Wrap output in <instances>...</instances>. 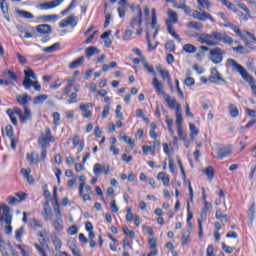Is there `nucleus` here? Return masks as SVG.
Returning <instances> with one entry per match:
<instances>
[{"mask_svg": "<svg viewBox=\"0 0 256 256\" xmlns=\"http://www.w3.org/2000/svg\"><path fill=\"white\" fill-rule=\"evenodd\" d=\"M186 35H188V37H194L197 39L198 43L208 45V47H217L219 43H224V45H233V38L225 32L212 31L209 34L187 31Z\"/></svg>", "mask_w": 256, "mask_h": 256, "instance_id": "1", "label": "nucleus"}, {"mask_svg": "<svg viewBox=\"0 0 256 256\" xmlns=\"http://www.w3.org/2000/svg\"><path fill=\"white\" fill-rule=\"evenodd\" d=\"M174 9H182L184 11L185 15L188 17H193V19H197L198 21H207L209 19L211 23H215V18L211 16V14L207 12H200L199 10H192L187 4L185 3V0H181V2L178 4L177 2L173 4Z\"/></svg>", "mask_w": 256, "mask_h": 256, "instance_id": "2", "label": "nucleus"}, {"mask_svg": "<svg viewBox=\"0 0 256 256\" xmlns=\"http://www.w3.org/2000/svg\"><path fill=\"white\" fill-rule=\"evenodd\" d=\"M7 115L9 116L11 123L17 126V117L19 116V119L21 123H27V121H31V110L28 107H25V111H23L20 108L16 109H7L6 111Z\"/></svg>", "mask_w": 256, "mask_h": 256, "instance_id": "3", "label": "nucleus"}, {"mask_svg": "<svg viewBox=\"0 0 256 256\" xmlns=\"http://www.w3.org/2000/svg\"><path fill=\"white\" fill-rule=\"evenodd\" d=\"M53 207L54 212L56 213V219L52 222V225L56 233H61L63 231V217L61 216V209H59V200L57 199V187L53 188Z\"/></svg>", "mask_w": 256, "mask_h": 256, "instance_id": "4", "label": "nucleus"}, {"mask_svg": "<svg viewBox=\"0 0 256 256\" xmlns=\"http://www.w3.org/2000/svg\"><path fill=\"white\" fill-rule=\"evenodd\" d=\"M225 27H229V29H232V31H234V33H236V35L238 37H240V39H242V41H244L246 45H249V40H247V37H249L250 39L253 40L254 43H256L255 34L249 32V31H245V33H243V32H241V29H239V27H237V25H235L233 23L225 24ZM245 35H247V36H245Z\"/></svg>", "mask_w": 256, "mask_h": 256, "instance_id": "5", "label": "nucleus"}, {"mask_svg": "<svg viewBox=\"0 0 256 256\" xmlns=\"http://www.w3.org/2000/svg\"><path fill=\"white\" fill-rule=\"evenodd\" d=\"M36 32L38 33V35L42 37V43H49V41H51V37L49 36L51 35V33H53V28L51 27V25L39 24L36 26Z\"/></svg>", "mask_w": 256, "mask_h": 256, "instance_id": "6", "label": "nucleus"}, {"mask_svg": "<svg viewBox=\"0 0 256 256\" xmlns=\"http://www.w3.org/2000/svg\"><path fill=\"white\" fill-rule=\"evenodd\" d=\"M37 81V76L35 75V72H33V69L27 68V70H24V80L22 82L23 87L26 90L31 89V82Z\"/></svg>", "mask_w": 256, "mask_h": 256, "instance_id": "7", "label": "nucleus"}, {"mask_svg": "<svg viewBox=\"0 0 256 256\" xmlns=\"http://www.w3.org/2000/svg\"><path fill=\"white\" fill-rule=\"evenodd\" d=\"M210 61L215 63V65H219L223 61V49L220 47H215L210 50L209 53Z\"/></svg>", "mask_w": 256, "mask_h": 256, "instance_id": "8", "label": "nucleus"}, {"mask_svg": "<svg viewBox=\"0 0 256 256\" xmlns=\"http://www.w3.org/2000/svg\"><path fill=\"white\" fill-rule=\"evenodd\" d=\"M9 213H11V210L7 204L0 206V222L4 221L6 225H11L13 217Z\"/></svg>", "mask_w": 256, "mask_h": 256, "instance_id": "9", "label": "nucleus"}, {"mask_svg": "<svg viewBox=\"0 0 256 256\" xmlns=\"http://www.w3.org/2000/svg\"><path fill=\"white\" fill-rule=\"evenodd\" d=\"M78 23L79 19H77V16L70 15L66 19H63L59 22V27L60 29H65V27H71L72 29H75Z\"/></svg>", "mask_w": 256, "mask_h": 256, "instance_id": "10", "label": "nucleus"}, {"mask_svg": "<svg viewBox=\"0 0 256 256\" xmlns=\"http://www.w3.org/2000/svg\"><path fill=\"white\" fill-rule=\"evenodd\" d=\"M65 0H52L49 2H43L41 4H38L36 6V9H39L40 11H49L51 9H55V7H59L61 3H63Z\"/></svg>", "mask_w": 256, "mask_h": 256, "instance_id": "11", "label": "nucleus"}, {"mask_svg": "<svg viewBox=\"0 0 256 256\" xmlns=\"http://www.w3.org/2000/svg\"><path fill=\"white\" fill-rule=\"evenodd\" d=\"M231 153H233V146L231 145L222 146L216 150L217 159L220 161L229 157Z\"/></svg>", "mask_w": 256, "mask_h": 256, "instance_id": "12", "label": "nucleus"}, {"mask_svg": "<svg viewBox=\"0 0 256 256\" xmlns=\"http://www.w3.org/2000/svg\"><path fill=\"white\" fill-rule=\"evenodd\" d=\"M138 14L136 17H134L130 23V29H135L136 27H141V23L143 21V10L141 9V6H137Z\"/></svg>", "mask_w": 256, "mask_h": 256, "instance_id": "13", "label": "nucleus"}, {"mask_svg": "<svg viewBox=\"0 0 256 256\" xmlns=\"http://www.w3.org/2000/svg\"><path fill=\"white\" fill-rule=\"evenodd\" d=\"M227 83V80L223 79L221 73L217 70V68H211V75L209 76L210 83Z\"/></svg>", "mask_w": 256, "mask_h": 256, "instance_id": "14", "label": "nucleus"}, {"mask_svg": "<svg viewBox=\"0 0 256 256\" xmlns=\"http://www.w3.org/2000/svg\"><path fill=\"white\" fill-rule=\"evenodd\" d=\"M91 107H93V104L90 102L86 104H80L79 109L82 112L84 119H91V117H93L91 110H89Z\"/></svg>", "mask_w": 256, "mask_h": 256, "instance_id": "15", "label": "nucleus"}, {"mask_svg": "<svg viewBox=\"0 0 256 256\" xmlns=\"http://www.w3.org/2000/svg\"><path fill=\"white\" fill-rule=\"evenodd\" d=\"M37 21H42V23H56L59 20V15L50 14V15H40L36 17Z\"/></svg>", "mask_w": 256, "mask_h": 256, "instance_id": "16", "label": "nucleus"}, {"mask_svg": "<svg viewBox=\"0 0 256 256\" xmlns=\"http://www.w3.org/2000/svg\"><path fill=\"white\" fill-rule=\"evenodd\" d=\"M109 165H101L99 163H96L93 167V173L96 176L101 175V173H103L104 175H109Z\"/></svg>", "mask_w": 256, "mask_h": 256, "instance_id": "17", "label": "nucleus"}, {"mask_svg": "<svg viewBox=\"0 0 256 256\" xmlns=\"http://www.w3.org/2000/svg\"><path fill=\"white\" fill-rule=\"evenodd\" d=\"M27 198V194L26 193H17L16 196H11L8 198V204L9 205H19V203H21V201H25V199Z\"/></svg>", "mask_w": 256, "mask_h": 256, "instance_id": "18", "label": "nucleus"}, {"mask_svg": "<svg viewBox=\"0 0 256 256\" xmlns=\"http://www.w3.org/2000/svg\"><path fill=\"white\" fill-rule=\"evenodd\" d=\"M152 85L158 95H163V96L167 95V93H165V90H163V83L159 82V79H157V76L153 78Z\"/></svg>", "mask_w": 256, "mask_h": 256, "instance_id": "19", "label": "nucleus"}, {"mask_svg": "<svg viewBox=\"0 0 256 256\" xmlns=\"http://www.w3.org/2000/svg\"><path fill=\"white\" fill-rule=\"evenodd\" d=\"M163 98L167 104V107H169V109H176V111H177V106L181 105V104L177 103V99L171 98V96L169 94H164Z\"/></svg>", "mask_w": 256, "mask_h": 256, "instance_id": "20", "label": "nucleus"}, {"mask_svg": "<svg viewBox=\"0 0 256 256\" xmlns=\"http://www.w3.org/2000/svg\"><path fill=\"white\" fill-rule=\"evenodd\" d=\"M39 241H40V245L39 244H34L35 249H37L38 253H40V255L42 256H47V254L45 253V249L43 248L45 246V236L43 234H39Z\"/></svg>", "mask_w": 256, "mask_h": 256, "instance_id": "21", "label": "nucleus"}, {"mask_svg": "<svg viewBox=\"0 0 256 256\" xmlns=\"http://www.w3.org/2000/svg\"><path fill=\"white\" fill-rule=\"evenodd\" d=\"M0 9L4 15L6 21H11L9 18V7L7 6V0H0Z\"/></svg>", "mask_w": 256, "mask_h": 256, "instance_id": "22", "label": "nucleus"}, {"mask_svg": "<svg viewBox=\"0 0 256 256\" xmlns=\"http://www.w3.org/2000/svg\"><path fill=\"white\" fill-rule=\"evenodd\" d=\"M99 53H101V50H99L95 46H89L88 48L85 49V54L87 59H91L93 55H99Z\"/></svg>", "mask_w": 256, "mask_h": 256, "instance_id": "23", "label": "nucleus"}, {"mask_svg": "<svg viewBox=\"0 0 256 256\" xmlns=\"http://www.w3.org/2000/svg\"><path fill=\"white\" fill-rule=\"evenodd\" d=\"M168 20H166V24L171 23H179V16L177 15V12L169 9L168 10Z\"/></svg>", "mask_w": 256, "mask_h": 256, "instance_id": "24", "label": "nucleus"}, {"mask_svg": "<svg viewBox=\"0 0 256 256\" xmlns=\"http://www.w3.org/2000/svg\"><path fill=\"white\" fill-rule=\"evenodd\" d=\"M26 161H28L29 165H37L39 163V154L37 153H27Z\"/></svg>", "mask_w": 256, "mask_h": 256, "instance_id": "25", "label": "nucleus"}, {"mask_svg": "<svg viewBox=\"0 0 256 256\" xmlns=\"http://www.w3.org/2000/svg\"><path fill=\"white\" fill-rule=\"evenodd\" d=\"M186 27L188 29H194L195 31H201V30H203L204 25L201 22L190 21V22L186 23Z\"/></svg>", "mask_w": 256, "mask_h": 256, "instance_id": "26", "label": "nucleus"}, {"mask_svg": "<svg viewBox=\"0 0 256 256\" xmlns=\"http://www.w3.org/2000/svg\"><path fill=\"white\" fill-rule=\"evenodd\" d=\"M43 217L45 221H49L53 218V214H52L51 206H49V202H46L44 204Z\"/></svg>", "mask_w": 256, "mask_h": 256, "instance_id": "27", "label": "nucleus"}, {"mask_svg": "<svg viewBox=\"0 0 256 256\" xmlns=\"http://www.w3.org/2000/svg\"><path fill=\"white\" fill-rule=\"evenodd\" d=\"M33 98H31V96H28L27 94H24L23 96H17L16 97V101H18V103L20 105L24 106V111H25V107H27V104L29 103V101H31Z\"/></svg>", "mask_w": 256, "mask_h": 256, "instance_id": "28", "label": "nucleus"}, {"mask_svg": "<svg viewBox=\"0 0 256 256\" xmlns=\"http://www.w3.org/2000/svg\"><path fill=\"white\" fill-rule=\"evenodd\" d=\"M176 126L177 128L183 127V114L181 111V105L177 106V111H176Z\"/></svg>", "mask_w": 256, "mask_h": 256, "instance_id": "29", "label": "nucleus"}, {"mask_svg": "<svg viewBox=\"0 0 256 256\" xmlns=\"http://www.w3.org/2000/svg\"><path fill=\"white\" fill-rule=\"evenodd\" d=\"M159 73H160L162 79L167 80V83L170 86V89H173V81L171 80V75L169 74V71L159 70Z\"/></svg>", "mask_w": 256, "mask_h": 256, "instance_id": "30", "label": "nucleus"}, {"mask_svg": "<svg viewBox=\"0 0 256 256\" xmlns=\"http://www.w3.org/2000/svg\"><path fill=\"white\" fill-rule=\"evenodd\" d=\"M49 99V95L47 94H41L33 98V104L34 105H41V103H45Z\"/></svg>", "mask_w": 256, "mask_h": 256, "instance_id": "31", "label": "nucleus"}, {"mask_svg": "<svg viewBox=\"0 0 256 256\" xmlns=\"http://www.w3.org/2000/svg\"><path fill=\"white\" fill-rule=\"evenodd\" d=\"M84 62L85 57H79L69 64V69H77V67H81V65H83Z\"/></svg>", "mask_w": 256, "mask_h": 256, "instance_id": "32", "label": "nucleus"}, {"mask_svg": "<svg viewBox=\"0 0 256 256\" xmlns=\"http://www.w3.org/2000/svg\"><path fill=\"white\" fill-rule=\"evenodd\" d=\"M157 179H158V181H162V183L165 187H167V185H169V183L171 181L169 176L165 175V172H159L157 175Z\"/></svg>", "mask_w": 256, "mask_h": 256, "instance_id": "33", "label": "nucleus"}, {"mask_svg": "<svg viewBox=\"0 0 256 256\" xmlns=\"http://www.w3.org/2000/svg\"><path fill=\"white\" fill-rule=\"evenodd\" d=\"M61 47V44L59 42L54 43L51 46L45 47L42 49L44 53H55V51H58V49Z\"/></svg>", "mask_w": 256, "mask_h": 256, "instance_id": "34", "label": "nucleus"}, {"mask_svg": "<svg viewBox=\"0 0 256 256\" xmlns=\"http://www.w3.org/2000/svg\"><path fill=\"white\" fill-rule=\"evenodd\" d=\"M16 29L17 31H19V33H24L25 39H31L33 37V34H31V32H28L27 28L23 25H17Z\"/></svg>", "mask_w": 256, "mask_h": 256, "instance_id": "35", "label": "nucleus"}, {"mask_svg": "<svg viewBox=\"0 0 256 256\" xmlns=\"http://www.w3.org/2000/svg\"><path fill=\"white\" fill-rule=\"evenodd\" d=\"M17 15H20L23 19H35V15L33 13L25 11V10H16Z\"/></svg>", "mask_w": 256, "mask_h": 256, "instance_id": "36", "label": "nucleus"}, {"mask_svg": "<svg viewBox=\"0 0 256 256\" xmlns=\"http://www.w3.org/2000/svg\"><path fill=\"white\" fill-rule=\"evenodd\" d=\"M146 41H147L148 51H155V49H157V46L159 45V43L156 42L155 45L151 43V35L149 34V32L146 33Z\"/></svg>", "mask_w": 256, "mask_h": 256, "instance_id": "37", "label": "nucleus"}, {"mask_svg": "<svg viewBox=\"0 0 256 256\" xmlns=\"http://www.w3.org/2000/svg\"><path fill=\"white\" fill-rule=\"evenodd\" d=\"M38 143H39L40 147H42V149H47V145H49V143H51V140H49V138L45 137V135H42L38 139Z\"/></svg>", "mask_w": 256, "mask_h": 256, "instance_id": "38", "label": "nucleus"}, {"mask_svg": "<svg viewBox=\"0 0 256 256\" xmlns=\"http://www.w3.org/2000/svg\"><path fill=\"white\" fill-rule=\"evenodd\" d=\"M189 127H190L191 141H195V137L199 135V129H197V126H195V124H189Z\"/></svg>", "mask_w": 256, "mask_h": 256, "instance_id": "39", "label": "nucleus"}, {"mask_svg": "<svg viewBox=\"0 0 256 256\" xmlns=\"http://www.w3.org/2000/svg\"><path fill=\"white\" fill-rule=\"evenodd\" d=\"M120 139H122V141L127 143V145H130V147H133V145H135V141H133V139H131L129 136H127V134H125V132L120 133Z\"/></svg>", "mask_w": 256, "mask_h": 256, "instance_id": "40", "label": "nucleus"}, {"mask_svg": "<svg viewBox=\"0 0 256 256\" xmlns=\"http://www.w3.org/2000/svg\"><path fill=\"white\" fill-rule=\"evenodd\" d=\"M228 109L231 117L233 118L239 117V108H237L235 104H230Z\"/></svg>", "mask_w": 256, "mask_h": 256, "instance_id": "41", "label": "nucleus"}, {"mask_svg": "<svg viewBox=\"0 0 256 256\" xmlns=\"http://www.w3.org/2000/svg\"><path fill=\"white\" fill-rule=\"evenodd\" d=\"M197 3L200 11L201 9H209V7H211V2H209V0H197Z\"/></svg>", "mask_w": 256, "mask_h": 256, "instance_id": "42", "label": "nucleus"}, {"mask_svg": "<svg viewBox=\"0 0 256 256\" xmlns=\"http://www.w3.org/2000/svg\"><path fill=\"white\" fill-rule=\"evenodd\" d=\"M167 31L168 33H170V35H172V37H174V39H176L177 41H181V37L179 36V34H177V32L173 30L172 24H167Z\"/></svg>", "mask_w": 256, "mask_h": 256, "instance_id": "43", "label": "nucleus"}, {"mask_svg": "<svg viewBox=\"0 0 256 256\" xmlns=\"http://www.w3.org/2000/svg\"><path fill=\"white\" fill-rule=\"evenodd\" d=\"M166 124L171 137H173V135H175V130H173V119L169 118V116H166Z\"/></svg>", "mask_w": 256, "mask_h": 256, "instance_id": "44", "label": "nucleus"}, {"mask_svg": "<svg viewBox=\"0 0 256 256\" xmlns=\"http://www.w3.org/2000/svg\"><path fill=\"white\" fill-rule=\"evenodd\" d=\"M232 51H234L235 53H240V55H245L249 53V50L241 45H238L237 47H232Z\"/></svg>", "mask_w": 256, "mask_h": 256, "instance_id": "45", "label": "nucleus"}, {"mask_svg": "<svg viewBox=\"0 0 256 256\" xmlns=\"http://www.w3.org/2000/svg\"><path fill=\"white\" fill-rule=\"evenodd\" d=\"M183 51H185V53H197V47L192 44H185L183 46Z\"/></svg>", "mask_w": 256, "mask_h": 256, "instance_id": "46", "label": "nucleus"}, {"mask_svg": "<svg viewBox=\"0 0 256 256\" xmlns=\"http://www.w3.org/2000/svg\"><path fill=\"white\" fill-rule=\"evenodd\" d=\"M122 230L124 235H127V237H131L132 239H135V231L129 230V227H127V225H123Z\"/></svg>", "mask_w": 256, "mask_h": 256, "instance_id": "47", "label": "nucleus"}, {"mask_svg": "<svg viewBox=\"0 0 256 256\" xmlns=\"http://www.w3.org/2000/svg\"><path fill=\"white\" fill-rule=\"evenodd\" d=\"M205 175L208 177V179H213V177H215V170L213 169V166H208L205 170H204Z\"/></svg>", "mask_w": 256, "mask_h": 256, "instance_id": "48", "label": "nucleus"}, {"mask_svg": "<svg viewBox=\"0 0 256 256\" xmlns=\"http://www.w3.org/2000/svg\"><path fill=\"white\" fill-rule=\"evenodd\" d=\"M143 67L148 71V73H151L154 77H157V74L155 73V69L153 68V65H149L146 61L143 62Z\"/></svg>", "mask_w": 256, "mask_h": 256, "instance_id": "49", "label": "nucleus"}, {"mask_svg": "<svg viewBox=\"0 0 256 256\" xmlns=\"http://www.w3.org/2000/svg\"><path fill=\"white\" fill-rule=\"evenodd\" d=\"M30 227H32V229H41V227H43V224L37 219H31Z\"/></svg>", "mask_w": 256, "mask_h": 256, "instance_id": "50", "label": "nucleus"}, {"mask_svg": "<svg viewBox=\"0 0 256 256\" xmlns=\"http://www.w3.org/2000/svg\"><path fill=\"white\" fill-rule=\"evenodd\" d=\"M216 219H219L220 221H225L227 223V215L223 214V211L221 209L216 210Z\"/></svg>", "mask_w": 256, "mask_h": 256, "instance_id": "51", "label": "nucleus"}, {"mask_svg": "<svg viewBox=\"0 0 256 256\" xmlns=\"http://www.w3.org/2000/svg\"><path fill=\"white\" fill-rule=\"evenodd\" d=\"M68 105L77 103V92H72L67 100Z\"/></svg>", "mask_w": 256, "mask_h": 256, "instance_id": "52", "label": "nucleus"}, {"mask_svg": "<svg viewBox=\"0 0 256 256\" xmlns=\"http://www.w3.org/2000/svg\"><path fill=\"white\" fill-rule=\"evenodd\" d=\"M142 151L145 155H147V153H155V146H148V145H144L142 147Z\"/></svg>", "mask_w": 256, "mask_h": 256, "instance_id": "53", "label": "nucleus"}, {"mask_svg": "<svg viewBox=\"0 0 256 256\" xmlns=\"http://www.w3.org/2000/svg\"><path fill=\"white\" fill-rule=\"evenodd\" d=\"M23 233H25L24 227H20L18 230L15 231L16 241H21V237H23Z\"/></svg>", "mask_w": 256, "mask_h": 256, "instance_id": "54", "label": "nucleus"}, {"mask_svg": "<svg viewBox=\"0 0 256 256\" xmlns=\"http://www.w3.org/2000/svg\"><path fill=\"white\" fill-rule=\"evenodd\" d=\"M79 180L81 181V184L79 186V195H83V187H85V181H87V178L85 175H82L79 177Z\"/></svg>", "mask_w": 256, "mask_h": 256, "instance_id": "55", "label": "nucleus"}, {"mask_svg": "<svg viewBox=\"0 0 256 256\" xmlns=\"http://www.w3.org/2000/svg\"><path fill=\"white\" fill-rule=\"evenodd\" d=\"M222 249L223 251H225V253H227L228 255H231V253H233V251H235V248L227 246V244H225V242L222 243Z\"/></svg>", "mask_w": 256, "mask_h": 256, "instance_id": "56", "label": "nucleus"}, {"mask_svg": "<svg viewBox=\"0 0 256 256\" xmlns=\"http://www.w3.org/2000/svg\"><path fill=\"white\" fill-rule=\"evenodd\" d=\"M167 51H170L171 53L175 52V42L168 41L165 45Z\"/></svg>", "mask_w": 256, "mask_h": 256, "instance_id": "57", "label": "nucleus"}, {"mask_svg": "<svg viewBox=\"0 0 256 256\" xmlns=\"http://www.w3.org/2000/svg\"><path fill=\"white\" fill-rule=\"evenodd\" d=\"M131 37H133V31L127 29L124 33L123 40L124 41H131Z\"/></svg>", "mask_w": 256, "mask_h": 256, "instance_id": "58", "label": "nucleus"}, {"mask_svg": "<svg viewBox=\"0 0 256 256\" xmlns=\"http://www.w3.org/2000/svg\"><path fill=\"white\" fill-rule=\"evenodd\" d=\"M248 219L253 221L255 219V206H251L248 210Z\"/></svg>", "mask_w": 256, "mask_h": 256, "instance_id": "59", "label": "nucleus"}, {"mask_svg": "<svg viewBox=\"0 0 256 256\" xmlns=\"http://www.w3.org/2000/svg\"><path fill=\"white\" fill-rule=\"evenodd\" d=\"M31 87H33L35 91H41V84H39V82L37 80L32 81L30 83V89H31Z\"/></svg>", "mask_w": 256, "mask_h": 256, "instance_id": "60", "label": "nucleus"}, {"mask_svg": "<svg viewBox=\"0 0 256 256\" xmlns=\"http://www.w3.org/2000/svg\"><path fill=\"white\" fill-rule=\"evenodd\" d=\"M177 131H178V136L180 139H187V134L183 130V127H178Z\"/></svg>", "mask_w": 256, "mask_h": 256, "instance_id": "61", "label": "nucleus"}, {"mask_svg": "<svg viewBox=\"0 0 256 256\" xmlns=\"http://www.w3.org/2000/svg\"><path fill=\"white\" fill-rule=\"evenodd\" d=\"M13 134H14L13 126L7 125L6 126V135H7V137H9L10 139L13 138Z\"/></svg>", "mask_w": 256, "mask_h": 256, "instance_id": "62", "label": "nucleus"}, {"mask_svg": "<svg viewBox=\"0 0 256 256\" xmlns=\"http://www.w3.org/2000/svg\"><path fill=\"white\" fill-rule=\"evenodd\" d=\"M214 253H215V247H213V245L210 244V245L207 247L206 256H213Z\"/></svg>", "mask_w": 256, "mask_h": 256, "instance_id": "63", "label": "nucleus"}, {"mask_svg": "<svg viewBox=\"0 0 256 256\" xmlns=\"http://www.w3.org/2000/svg\"><path fill=\"white\" fill-rule=\"evenodd\" d=\"M78 231L79 229L77 228V226L73 225L68 229V235H77Z\"/></svg>", "mask_w": 256, "mask_h": 256, "instance_id": "64", "label": "nucleus"}]
</instances>
